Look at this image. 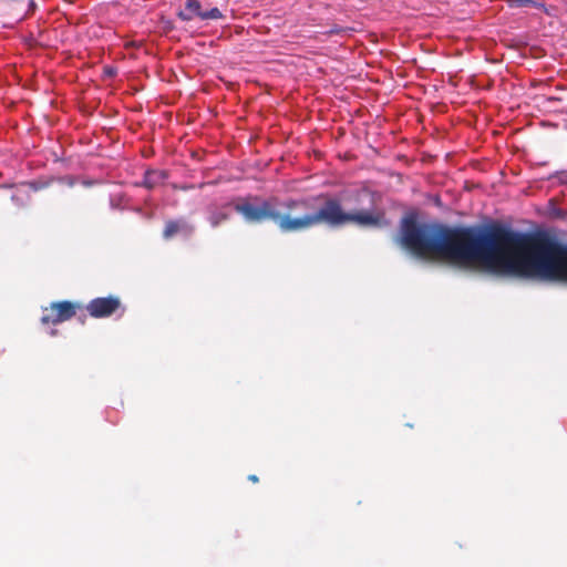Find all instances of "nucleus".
Masks as SVG:
<instances>
[{"label": "nucleus", "instance_id": "obj_10", "mask_svg": "<svg viewBox=\"0 0 567 567\" xmlns=\"http://www.w3.org/2000/svg\"><path fill=\"white\" fill-rule=\"evenodd\" d=\"M248 480H249L250 482H252V483H258V482H259L258 476H257V475H255V474H250V475L248 476Z\"/></svg>", "mask_w": 567, "mask_h": 567}, {"label": "nucleus", "instance_id": "obj_8", "mask_svg": "<svg viewBox=\"0 0 567 567\" xmlns=\"http://www.w3.org/2000/svg\"><path fill=\"white\" fill-rule=\"evenodd\" d=\"M229 219V214L225 210H214L209 215V223L212 227H218L220 224Z\"/></svg>", "mask_w": 567, "mask_h": 567}, {"label": "nucleus", "instance_id": "obj_11", "mask_svg": "<svg viewBox=\"0 0 567 567\" xmlns=\"http://www.w3.org/2000/svg\"><path fill=\"white\" fill-rule=\"evenodd\" d=\"M83 111H85V113H86L87 115H90V114H91V113L89 112V109H87V107H84V109H83Z\"/></svg>", "mask_w": 567, "mask_h": 567}, {"label": "nucleus", "instance_id": "obj_2", "mask_svg": "<svg viewBox=\"0 0 567 567\" xmlns=\"http://www.w3.org/2000/svg\"><path fill=\"white\" fill-rule=\"evenodd\" d=\"M258 204L241 199L235 210L250 224L272 220L282 233H299L320 225L340 227L355 224L361 227H382L386 224L384 213L375 209L346 212L341 200L328 195L290 198L284 203L285 214H280L270 200L254 198Z\"/></svg>", "mask_w": 567, "mask_h": 567}, {"label": "nucleus", "instance_id": "obj_12", "mask_svg": "<svg viewBox=\"0 0 567 567\" xmlns=\"http://www.w3.org/2000/svg\"><path fill=\"white\" fill-rule=\"evenodd\" d=\"M107 74H109V75H113V74H114V72H113L112 70H109V71H107Z\"/></svg>", "mask_w": 567, "mask_h": 567}, {"label": "nucleus", "instance_id": "obj_6", "mask_svg": "<svg viewBox=\"0 0 567 567\" xmlns=\"http://www.w3.org/2000/svg\"><path fill=\"white\" fill-rule=\"evenodd\" d=\"M194 233V226L186 219H169L165 223L163 229V238L166 240L172 239L176 235H184L186 237Z\"/></svg>", "mask_w": 567, "mask_h": 567}, {"label": "nucleus", "instance_id": "obj_1", "mask_svg": "<svg viewBox=\"0 0 567 567\" xmlns=\"http://www.w3.org/2000/svg\"><path fill=\"white\" fill-rule=\"evenodd\" d=\"M398 243L413 256L460 267L482 266L493 274L567 284V245L543 231L502 225L447 226L401 220Z\"/></svg>", "mask_w": 567, "mask_h": 567}, {"label": "nucleus", "instance_id": "obj_5", "mask_svg": "<svg viewBox=\"0 0 567 567\" xmlns=\"http://www.w3.org/2000/svg\"><path fill=\"white\" fill-rule=\"evenodd\" d=\"M122 307L118 297L109 296L92 299L86 305V310L93 318H107Z\"/></svg>", "mask_w": 567, "mask_h": 567}, {"label": "nucleus", "instance_id": "obj_3", "mask_svg": "<svg viewBox=\"0 0 567 567\" xmlns=\"http://www.w3.org/2000/svg\"><path fill=\"white\" fill-rule=\"evenodd\" d=\"M80 308L81 305L69 300L52 302L49 307L43 309L41 322L43 324H58L68 321L76 315V310Z\"/></svg>", "mask_w": 567, "mask_h": 567}, {"label": "nucleus", "instance_id": "obj_4", "mask_svg": "<svg viewBox=\"0 0 567 567\" xmlns=\"http://www.w3.org/2000/svg\"><path fill=\"white\" fill-rule=\"evenodd\" d=\"M177 17L182 21H192L196 18L200 20H218L223 18V13L216 7L203 10L199 0H186L184 9L177 12Z\"/></svg>", "mask_w": 567, "mask_h": 567}, {"label": "nucleus", "instance_id": "obj_9", "mask_svg": "<svg viewBox=\"0 0 567 567\" xmlns=\"http://www.w3.org/2000/svg\"><path fill=\"white\" fill-rule=\"evenodd\" d=\"M517 2V6L519 7H527L532 3V0H515Z\"/></svg>", "mask_w": 567, "mask_h": 567}, {"label": "nucleus", "instance_id": "obj_7", "mask_svg": "<svg viewBox=\"0 0 567 567\" xmlns=\"http://www.w3.org/2000/svg\"><path fill=\"white\" fill-rule=\"evenodd\" d=\"M163 178V173L158 171L146 172L143 184L147 188H154Z\"/></svg>", "mask_w": 567, "mask_h": 567}]
</instances>
